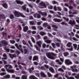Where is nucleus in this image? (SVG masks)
I'll list each match as a JSON object with an SVG mask.
<instances>
[{
  "label": "nucleus",
  "mask_w": 79,
  "mask_h": 79,
  "mask_svg": "<svg viewBox=\"0 0 79 79\" xmlns=\"http://www.w3.org/2000/svg\"><path fill=\"white\" fill-rule=\"evenodd\" d=\"M37 27V28H38V29H39L40 31L41 30H43L44 29L43 27L40 26H38Z\"/></svg>",
  "instance_id": "32"
},
{
  "label": "nucleus",
  "mask_w": 79,
  "mask_h": 79,
  "mask_svg": "<svg viewBox=\"0 0 79 79\" xmlns=\"http://www.w3.org/2000/svg\"><path fill=\"white\" fill-rule=\"evenodd\" d=\"M61 24H62V25H65V26H67L68 25V23H64V22H62L61 23Z\"/></svg>",
  "instance_id": "42"
},
{
  "label": "nucleus",
  "mask_w": 79,
  "mask_h": 79,
  "mask_svg": "<svg viewBox=\"0 0 79 79\" xmlns=\"http://www.w3.org/2000/svg\"><path fill=\"white\" fill-rule=\"evenodd\" d=\"M29 49L26 48H25L24 49V54H27V53L29 52Z\"/></svg>",
  "instance_id": "11"
},
{
  "label": "nucleus",
  "mask_w": 79,
  "mask_h": 79,
  "mask_svg": "<svg viewBox=\"0 0 79 79\" xmlns=\"http://www.w3.org/2000/svg\"><path fill=\"white\" fill-rule=\"evenodd\" d=\"M10 42L11 44H15V41L14 40H10Z\"/></svg>",
  "instance_id": "44"
},
{
  "label": "nucleus",
  "mask_w": 79,
  "mask_h": 79,
  "mask_svg": "<svg viewBox=\"0 0 79 79\" xmlns=\"http://www.w3.org/2000/svg\"><path fill=\"white\" fill-rule=\"evenodd\" d=\"M75 78L76 79H79V73L77 74V75L75 76Z\"/></svg>",
  "instance_id": "50"
},
{
  "label": "nucleus",
  "mask_w": 79,
  "mask_h": 79,
  "mask_svg": "<svg viewBox=\"0 0 79 79\" xmlns=\"http://www.w3.org/2000/svg\"><path fill=\"white\" fill-rule=\"evenodd\" d=\"M48 9H50V10H52L53 9V6H48Z\"/></svg>",
  "instance_id": "52"
},
{
  "label": "nucleus",
  "mask_w": 79,
  "mask_h": 79,
  "mask_svg": "<svg viewBox=\"0 0 79 79\" xmlns=\"http://www.w3.org/2000/svg\"><path fill=\"white\" fill-rule=\"evenodd\" d=\"M9 56L11 58H14V55L10 53H9Z\"/></svg>",
  "instance_id": "35"
},
{
  "label": "nucleus",
  "mask_w": 79,
  "mask_h": 79,
  "mask_svg": "<svg viewBox=\"0 0 79 79\" xmlns=\"http://www.w3.org/2000/svg\"><path fill=\"white\" fill-rule=\"evenodd\" d=\"M72 71H73V72H76L77 73V72L78 71V70H77V69H72Z\"/></svg>",
  "instance_id": "29"
},
{
  "label": "nucleus",
  "mask_w": 79,
  "mask_h": 79,
  "mask_svg": "<svg viewBox=\"0 0 79 79\" xmlns=\"http://www.w3.org/2000/svg\"><path fill=\"white\" fill-rule=\"evenodd\" d=\"M14 14L15 16V17H17L18 18L20 16V15H21V13L18 11H15L14 12Z\"/></svg>",
  "instance_id": "4"
},
{
  "label": "nucleus",
  "mask_w": 79,
  "mask_h": 79,
  "mask_svg": "<svg viewBox=\"0 0 79 79\" xmlns=\"http://www.w3.org/2000/svg\"><path fill=\"white\" fill-rule=\"evenodd\" d=\"M4 67L7 71L8 69H12V68H13L12 66L10 64L6 65L4 66Z\"/></svg>",
  "instance_id": "2"
},
{
  "label": "nucleus",
  "mask_w": 79,
  "mask_h": 79,
  "mask_svg": "<svg viewBox=\"0 0 79 79\" xmlns=\"http://www.w3.org/2000/svg\"><path fill=\"white\" fill-rule=\"evenodd\" d=\"M38 13L40 14L41 15H42V16H44V17H45L46 16H47V14L45 12H42L41 11H38Z\"/></svg>",
  "instance_id": "3"
},
{
  "label": "nucleus",
  "mask_w": 79,
  "mask_h": 79,
  "mask_svg": "<svg viewBox=\"0 0 79 79\" xmlns=\"http://www.w3.org/2000/svg\"><path fill=\"white\" fill-rule=\"evenodd\" d=\"M0 43L2 44L3 45L4 47H6V45H8V43L5 40H2L0 42Z\"/></svg>",
  "instance_id": "5"
},
{
  "label": "nucleus",
  "mask_w": 79,
  "mask_h": 79,
  "mask_svg": "<svg viewBox=\"0 0 79 79\" xmlns=\"http://www.w3.org/2000/svg\"><path fill=\"white\" fill-rule=\"evenodd\" d=\"M73 46L74 47V49H75V50H76V49L77 48V44H73Z\"/></svg>",
  "instance_id": "51"
},
{
  "label": "nucleus",
  "mask_w": 79,
  "mask_h": 79,
  "mask_svg": "<svg viewBox=\"0 0 79 79\" xmlns=\"http://www.w3.org/2000/svg\"><path fill=\"white\" fill-rule=\"evenodd\" d=\"M57 9L58 11H61L62 10L61 8L60 7L57 6Z\"/></svg>",
  "instance_id": "47"
},
{
  "label": "nucleus",
  "mask_w": 79,
  "mask_h": 79,
  "mask_svg": "<svg viewBox=\"0 0 79 79\" xmlns=\"http://www.w3.org/2000/svg\"><path fill=\"white\" fill-rule=\"evenodd\" d=\"M34 67H31V68H30L29 69V73H32V71H34Z\"/></svg>",
  "instance_id": "19"
},
{
  "label": "nucleus",
  "mask_w": 79,
  "mask_h": 79,
  "mask_svg": "<svg viewBox=\"0 0 79 79\" xmlns=\"http://www.w3.org/2000/svg\"><path fill=\"white\" fill-rule=\"evenodd\" d=\"M2 6L5 9H7V8H8V5L6 3L2 4Z\"/></svg>",
  "instance_id": "10"
},
{
  "label": "nucleus",
  "mask_w": 79,
  "mask_h": 79,
  "mask_svg": "<svg viewBox=\"0 0 79 79\" xmlns=\"http://www.w3.org/2000/svg\"><path fill=\"white\" fill-rule=\"evenodd\" d=\"M40 34L41 35H42V36H43V35H46V33L41 31L40 33Z\"/></svg>",
  "instance_id": "26"
},
{
  "label": "nucleus",
  "mask_w": 79,
  "mask_h": 79,
  "mask_svg": "<svg viewBox=\"0 0 79 79\" xmlns=\"http://www.w3.org/2000/svg\"><path fill=\"white\" fill-rule=\"evenodd\" d=\"M5 15L4 14H0V19H5Z\"/></svg>",
  "instance_id": "14"
},
{
  "label": "nucleus",
  "mask_w": 79,
  "mask_h": 79,
  "mask_svg": "<svg viewBox=\"0 0 79 79\" xmlns=\"http://www.w3.org/2000/svg\"><path fill=\"white\" fill-rule=\"evenodd\" d=\"M36 18L38 19L40 18H41V15H40V14L39 13L37 14Z\"/></svg>",
  "instance_id": "41"
},
{
  "label": "nucleus",
  "mask_w": 79,
  "mask_h": 79,
  "mask_svg": "<svg viewBox=\"0 0 79 79\" xmlns=\"http://www.w3.org/2000/svg\"><path fill=\"white\" fill-rule=\"evenodd\" d=\"M36 38L38 39H40V35H36Z\"/></svg>",
  "instance_id": "56"
},
{
  "label": "nucleus",
  "mask_w": 79,
  "mask_h": 79,
  "mask_svg": "<svg viewBox=\"0 0 79 79\" xmlns=\"http://www.w3.org/2000/svg\"><path fill=\"white\" fill-rule=\"evenodd\" d=\"M36 44L38 45V46L40 47H41V44H42V42L40 41L37 42Z\"/></svg>",
  "instance_id": "24"
},
{
  "label": "nucleus",
  "mask_w": 79,
  "mask_h": 79,
  "mask_svg": "<svg viewBox=\"0 0 79 79\" xmlns=\"http://www.w3.org/2000/svg\"><path fill=\"white\" fill-rule=\"evenodd\" d=\"M51 45L52 47H53V48H55V43H52L51 44Z\"/></svg>",
  "instance_id": "55"
},
{
  "label": "nucleus",
  "mask_w": 79,
  "mask_h": 79,
  "mask_svg": "<svg viewBox=\"0 0 79 79\" xmlns=\"http://www.w3.org/2000/svg\"><path fill=\"white\" fill-rule=\"evenodd\" d=\"M32 56H28V58L29 60H32Z\"/></svg>",
  "instance_id": "61"
},
{
  "label": "nucleus",
  "mask_w": 79,
  "mask_h": 79,
  "mask_svg": "<svg viewBox=\"0 0 79 79\" xmlns=\"http://www.w3.org/2000/svg\"><path fill=\"white\" fill-rule=\"evenodd\" d=\"M61 50L62 52H64V49L63 46L61 47Z\"/></svg>",
  "instance_id": "63"
},
{
  "label": "nucleus",
  "mask_w": 79,
  "mask_h": 79,
  "mask_svg": "<svg viewBox=\"0 0 79 79\" xmlns=\"http://www.w3.org/2000/svg\"><path fill=\"white\" fill-rule=\"evenodd\" d=\"M6 73L3 72L2 73H0V76H4V75H5Z\"/></svg>",
  "instance_id": "53"
},
{
  "label": "nucleus",
  "mask_w": 79,
  "mask_h": 79,
  "mask_svg": "<svg viewBox=\"0 0 79 79\" xmlns=\"http://www.w3.org/2000/svg\"><path fill=\"white\" fill-rule=\"evenodd\" d=\"M2 34L3 36H6L7 34L6 33H5L4 31L2 32Z\"/></svg>",
  "instance_id": "45"
},
{
  "label": "nucleus",
  "mask_w": 79,
  "mask_h": 79,
  "mask_svg": "<svg viewBox=\"0 0 79 79\" xmlns=\"http://www.w3.org/2000/svg\"><path fill=\"white\" fill-rule=\"evenodd\" d=\"M49 70L52 73H55V70L52 67H51L49 69Z\"/></svg>",
  "instance_id": "21"
},
{
  "label": "nucleus",
  "mask_w": 79,
  "mask_h": 79,
  "mask_svg": "<svg viewBox=\"0 0 79 79\" xmlns=\"http://www.w3.org/2000/svg\"><path fill=\"white\" fill-rule=\"evenodd\" d=\"M22 8L24 11L26 10V7L24 6H22Z\"/></svg>",
  "instance_id": "48"
},
{
  "label": "nucleus",
  "mask_w": 79,
  "mask_h": 79,
  "mask_svg": "<svg viewBox=\"0 0 79 79\" xmlns=\"http://www.w3.org/2000/svg\"><path fill=\"white\" fill-rule=\"evenodd\" d=\"M29 19H30V20H32V19H34V18L31 15L29 16Z\"/></svg>",
  "instance_id": "46"
},
{
  "label": "nucleus",
  "mask_w": 79,
  "mask_h": 79,
  "mask_svg": "<svg viewBox=\"0 0 79 79\" xmlns=\"http://www.w3.org/2000/svg\"><path fill=\"white\" fill-rule=\"evenodd\" d=\"M47 56L49 58V59H51V60H54L55 58L52 56H56V54L54 53L53 52H48L46 54Z\"/></svg>",
  "instance_id": "1"
},
{
  "label": "nucleus",
  "mask_w": 79,
  "mask_h": 79,
  "mask_svg": "<svg viewBox=\"0 0 79 79\" xmlns=\"http://www.w3.org/2000/svg\"><path fill=\"white\" fill-rule=\"evenodd\" d=\"M6 26H7L10 23V19H7L6 20Z\"/></svg>",
  "instance_id": "22"
},
{
  "label": "nucleus",
  "mask_w": 79,
  "mask_h": 79,
  "mask_svg": "<svg viewBox=\"0 0 79 79\" xmlns=\"http://www.w3.org/2000/svg\"><path fill=\"white\" fill-rule=\"evenodd\" d=\"M41 76L43 77H46V75L44 74V73L42 72H41Z\"/></svg>",
  "instance_id": "28"
},
{
  "label": "nucleus",
  "mask_w": 79,
  "mask_h": 79,
  "mask_svg": "<svg viewBox=\"0 0 79 79\" xmlns=\"http://www.w3.org/2000/svg\"><path fill=\"white\" fill-rule=\"evenodd\" d=\"M52 26L53 28L52 29L53 31H58V30H57L58 27V26L54 24L52 25Z\"/></svg>",
  "instance_id": "8"
},
{
  "label": "nucleus",
  "mask_w": 79,
  "mask_h": 79,
  "mask_svg": "<svg viewBox=\"0 0 79 79\" xmlns=\"http://www.w3.org/2000/svg\"><path fill=\"white\" fill-rule=\"evenodd\" d=\"M58 71H60V72H64V70H63V69H61V68H60L58 69Z\"/></svg>",
  "instance_id": "39"
},
{
  "label": "nucleus",
  "mask_w": 79,
  "mask_h": 79,
  "mask_svg": "<svg viewBox=\"0 0 79 79\" xmlns=\"http://www.w3.org/2000/svg\"><path fill=\"white\" fill-rule=\"evenodd\" d=\"M3 56L4 58H2V60H7V56H6V54H4L3 55Z\"/></svg>",
  "instance_id": "16"
},
{
  "label": "nucleus",
  "mask_w": 79,
  "mask_h": 79,
  "mask_svg": "<svg viewBox=\"0 0 79 79\" xmlns=\"http://www.w3.org/2000/svg\"><path fill=\"white\" fill-rule=\"evenodd\" d=\"M45 42L47 44H50V43H51V42H52V41L49 40H45Z\"/></svg>",
  "instance_id": "30"
},
{
  "label": "nucleus",
  "mask_w": 79,
  "mask_h": 79,
  "mask_svg": "<svg viewBox=\"0 0 79 79\" xmlns=\"http://www.w3.org/2000/svg\"><path fill=\"white\" fill-rule=\"evenodd\" d=\"M33 16L35 18H37V13L33 15Z\"/></svg>",
  "instance_id": "62"
},
{
  "label": "nucleus",
  "mask_w": 79,
  "mask_h": 79,
  "mask_svg": "<svg viewBox=\"0 0 79 79\" xmlns=\"http://www.w3.org/2000/svg\"><path fill=\"white\" fill-rule=\"evenodd\" d=\"M38 59V56H35L33 57V61H36Z\"/></svg>",
  "instance_id": "27"
},
{
  "label": "nucleus",
  "mask_w": 79,
  "mask_h": 79,
  "mask_svg": "<svg viewBox=\"0 0 79 79\" xmlns=\"http://www.w3.org/2000/svg\"><path fill=\"white\" fill-rule=\"evenodd\" d=\"M3 48L4 49V50H6V52L8 53V52H10V49L8 48H7L6 46H3Z\"/></svg>",
  "instance_id": "17"
},
{
  "label": "nucleus",
  "mask_w": 79,
  "mask_h": 79,
  "mask_svg": "<svg viewBox=\"0 0 79 79\" xmlns=\"http://www.w3.org/2000/svg\"><path fill=\"white\" fill-rule=\"evenodd\" d=\"M53 9L54 11H57V9L56 8V6H54Z\"/></svg>",
  "instance_id": "60"
},
{
  "label": "nucleus",
  "mask_w": 79,
  "mask_h": 79,
  "mask_svg": "<svg viewBox=\"0 0 79 79\" xmlns=\"http://www.w3.org/2000/svg\"><path fill=\"white\" fill-rule=\"evenodd\" d=\"M30 79H38V78L34 76L33 75L31 76L30 77Z\"/></svg>",
  "instance_id": "25"
},
{
  "label": "nucleus",
  "mask_w": 79,
  "mask_h": 79,
  "mask_svg": "<svg viewBox=\"0 0 79 79\" xmlns=\"http://www.w3.org/2000/svg\"><path fill=\"white\" fill-rule=\"evenodd\" d=\"M73 11L74 12L72 13L71 11H70L69 12V14H73V15H76L77 14V10H74Z\"/></svg>",
  "instance_id": "15"
},
{
  "label": "nucleus",
  "mask_w": 79,
  "mask_h": 79,
  "mask_svg": "<svg viewBox=\"0 0 79 79\" xmlns=\"http://www.w3.org/2000/svg\"><path fill=\"white\" fill-rule=\"evenodd\" d=\"M29 23L31 25H34V22L33 21H30Z\"/></svg>",
  "instance_id": "49"
},
{
  "label": "nucleus",
  "mask_w": 79,
  "mask_h": 79,
  "mask_svg": "<svg viewBox=\"0 0 79 79\" xmlns=\"http://www.w3.org/2000/svg\"><path fill=\"white\" fill-rule=\"evenodd\" d=\"M2 61L3 62L4 64H7V61L3 60V59L2 60Z\"/></svg>",
  "instance_id": "57"
},
{
  "label": "nucleus",
  "mask_w": 79,
  "mask_h": 79,
  "mask_svg": "<svg viewBox=\"0 0 79 79\" xmlns=\"http://www.w3.org/2000/svg\"><path fill=\"white\" fill-rule=\"evenodd\" d=\"M65 63L66 64H67V65H70V64H73V63L70 61V60L69 59H66L65 61Z\"/></svg>",
  "instance_id": "7"
},
{
  "label": "nucleus",
  "mask_w": 79,
  "mask_h": 79,
  "mask_svg": "<svg viewBox=\"0 0 79 79\" xmlns=\"http://www.w3.org/2000/svg\"><path fill=\"white\" fill-rule=\"evenodd\" d=\"M43 59L44 60V62L45 63H46V64H47L48 63V62L47 61V58H46V57H44Z\"/></svg>",
  "instance_id": "20"
},
{
  "label": "nucleus",
  "mask_w": 79,
  "mask_h": 79,
  "mask_svg": "<svg viewBox=\"0 0 79 79\" xmlns=\"http://www.w3.org/2000/svg\"><path fill=\"white\" fill-rule=\"evenodd\" d=\"M52 4L55 5V4H57L58 3L57 2H56L55 1H53L52 2Z\"/></svg>",
  "instance_id": "54"
},
{
  "label": "nucleus",
  "mask_w": 79,
  "mask_h": 79,
  "mask_svg": "<svg viewBox=\"0 0 79 79\" xmlns=\"http://www.w3.org/2000/svg\"><path fill=\"white\" fill-rule=\"evenodd\" d=\"M7 72H8L9 73H14L15 72V71L14 70L11 69H7Z\"/></svg>",
  "instance_id": "23"
},
{
  "label": "nucleus",
  "mask_w": 79,
  "mask_h": 79,
  "mask_svg": "<svg viewBox=\"0 0 79 79\" xmlns=\"http://www.w3.org/2000/svg\"><path fill=\"white\" fill-rule=\"evenodd\" d=\"M40 5L42 6H44V8H47V6L45 3H44L43 2H41L40 3Z\"/></svg>",
  "instance_id": "12"
},
{
  "label": "nucleus",
  "mask_w": 79,
  "mask_h": 79,
  "mask_svg": "<svg viewBox=\"0 0 79 79\" xmlns=\"http://www.w3.org/2000/svg\"><path fill=\"white\" fill-rule=\"evenodd\" d=\"M47 74L49 77H52V74H51L50 73L48 72H47Z\"/></svg>",
  "instance_id": "33"
},
{
  "label": "nucleus",
  "mask_w": 79,
  "mask_h": 79,
  "mask_svg": "<svg viewBox=\"0 0 79 79\" xmlns=\"http://www.w3.org/2000/svg\"><path fill=\"white\" fill-rule=\"evenodd\" d=\"M53 20L54 21V22H56V23L57 22H58V23H60L62 21L61 20H60V19H53Z\"/></svg>",
  "instance_id": "13"
},
{
  "label": "nucleus",
  "mask_w": 79,
  "mask_h": 79,
  "mask_svg": "<svg viewBox=\"0 0 79 79\" xmlns=\"http://www.w3.org/2000/svg\"><path fill=\"white\" fill-rule=\"evenodd\" d=\"M32 32V31L31 30H28L27 31V34H31Z\"/></svg>",
  "instance_id": "64"
},
{
  "label": "nucleus",
  "mask_w": 79,
  "mask_h": 79,
  "mask_svg": "<svg viewBox=\"0 0 79 79\" xmlns=\"http://www.w3.org/2000/svg\"><path fill=\"white\" fill-rule=\"evenodd\" d=\"M10 77V76L9 75H6L5 77H4V78L6 79H9Z\"/></svg>",
  "instance_id": "31"
},
{
  "label": "nucleus",
  "mask_w": 79,
  "mask_h": 79,
  "mask_svg": "<svg viewBox=\"0 0 79 79\" xmlns=\"http://www.w3.org/2000/svg\"><path fill=\"white\" fill-rule=\"evenodd\" d=\"M15 53H17V54L18 55H19L20 53V52L18 50H17L15 52Z\"/></svg>",
  "instance_id": "59"
},
{
  "label": "nucleus",
  "mask_w": 79,
  "mask_h": 79,
  "mask_svg": "<svg viewBox=\"0 0 79 79\" xmlns=\"http://www.w3.org/2000/svg\"><path fill=\"white\" fill-rule=\"evenodd\" d=\"M66 46L68 47H73V46H72V43L71 42H68Z\"/></svg>",
  "instance_id": "18"
},
{
  "label": "nucleus",
  "mask_w": 79,
  "mask_h": 79,
  "mask_svg": "<svg viewBox=\"0 0 79 79\" xmlns=\"http://www.w3.org/2000/svg\"><path fill=\"white\" fill-rule=\"evenodd\" d=\"M43 48H45L46 47V44H43L42 45Z\"/></svg>",
  "instance_id": "58"
},
{
  "label": "nucleus",
  "mask_w": 79,
  "mask_h": 79,
  "mask_svg": "<svg viewBox=\"0 0 79 79\" xmlns=\"http://www.w3.org/2000/svg\"><path fill=\"white\" fill-rule=\"evenodd\" d=\"M35 47L36 50H38V51H39V52H40V49L39 47H38L36 45Z\"/></svg>",
  "instance_id": "36"
},
{
  "label": "nucleus",
  "mask_w": 79,
  "mask_h": 79,
  "mask_svg": "<svg viewBox=\"0 0 79 79\" xmlns=\"http://www.w3.org/2000/svg\"><path fill=\"white\" fill-rule=\"evenodd\" d=\"M10 19H13L14 18V15L13 14H10Z\"/></svg>",
  "instance_id": "37"
},
{
  "label": "nucleus",
  "mask_w": 79,
  "mask_h": 79,
  "mask_svg": "<svg viewBox=\"0 0 79 79\" xmlns=\"http://www.w3.org/2000/svg\"><path fill=\"white\" fill-rule=\"evenodd\" d=\"M31 28L33 30H37L36 27L35 26H32L31 27Z\"/></svg>",
  "instance_id": "40"
},
{
  "label": "nucleus",
  "mask_w": 79,
  "mask_h": 79,
  "mask_svg": "<svg viewBox=\"0 0 79 79\" xmlns=\"http://www.w3.org/2000/svg\"><path fill=\"white\" fill-rule=\"evenodd\" d=\"M58 76H59V74H56V75H54V77L55 78H56V79H58L59 77Z\"/></svg>",
  "instance_id": "38"
},
{
  "label": "nucleus",
  "mask_w": 79,
  "mask_h": 79,
  "mask_svg": "<svg viewBox=\"0 0 79 79\" xmlns=\"http://www.w3.org/2000/svg\"><path fill=\"white\" fill-rule=\"evenodd\" d=\"M64 55L65 56H67L68 55H69V53L68 52H66L64 53Z\"/></svg>",
  "instance_id": "34"
},
{
  "label": "nucleus",
  "mask_w": 79,
  "mask_h": 79,
  "mask_svg": "<svg viewBox=\"0 0 79 79\" xmlns=\"http://www.w3.org/2000/svg\"><path fill=\"white\" fill-rule=\"evenodd\" d=\"M69 24H71V26H74L75 24H76V22H75L74 20H73V21L72 20H70L69 22Z\"/></svg>",
  "instance_id": "6"
},
{
  "label": "nucleus",
  "mask_w": 79,
  "mask_h": 79,
  "mask_svg": "<svg viewBox=\"0 0 79 79\" xmlns=\"http://www.w3.org/2000/svg\"><path fill=\"white\" fill-rule=\"evenodd\" d=\"M28 29H29V27H28L27 26H26L23 27V32H27Z\"/></svg>",
  "instance_id": "9"
},
{
  "label": "nucleus",
  "mask_w": 79,
  "mask_h": 79,
  "mask_svg": "<svg viewBox=\"0 0 79 79\" xmlns=\"http://www.w3.org/2000/svg\"><path fill=\"white\" fill-rule=\"evenodd\" d=\"M22 79H27V77L25 75H23L22 77Z\"/></svg>",
  "instance_id": "43"
}]
</instances>
